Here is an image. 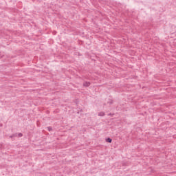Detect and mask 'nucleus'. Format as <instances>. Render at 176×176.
<instances>
[{"label": "nucleus", "instance_id": "1", "mask_svg": "<svg viewBox=\"0 0 176 176\" xmlns=\"http://www.w3.org/2000/svg\"><path fill=\"white\" fill-rule=\"evenodd\" d=\"M83 86H85V87H89V86H90V82H84Z\"/></svg>", "mask_w": 176, "mask_h": 176}, {"label": "nucleus", "instance_id": "2", "mask_svg": "<svg viewBox=\"0 0 176 176\" xmlns=\"http://www.w3.org/2000/svg\"><path fill=\"white\" fill-rule=\"evenodd\" d=\"M106 142H109V144H111V142H112V139H111L110 138L106 139Z\"/></svg>", "mask_w": 176, "mask_h": 176}, {"label": "nucleus", "instance_id": "3", "mask_svg": "<svg viewBox=\"0 0 176 176\" xmlns=\"http://www.w3.org/2000/svg\"><path fill=\"white\" fill-rule=\"evenodd\" d=\"M104 112H100V113H99V116H104Z\"/></svg>", "mask_w": 176, "mask_h": 176}, {"label": "nucleus", "instance_id": "4", "mask_svg": "<svg viewBox=\"0 0 176 176\" xmlns=\"http://www.w3.org/2000/svg\"><path fill=\"white\" fill-rule=\"evenodd\" d=\"M18 137H23V133H19Z\"/></svg>", "mask_w": 176, "mask_h": 176}, {"label": "nucleus", "instance_id": "5", "mask_svg": "<svg viewBox=\"0 0 176 176\" xmlns=\"http://www.w3.org/2000/svg\"><path fill=\"white\" fill-rule=\"evenodd\" d=\"M47 129H48V130H49L50 131H52V127H50V126H49Z\"/></svg>", "mask_w": 176, "mask_h": 176}]
</instances>
